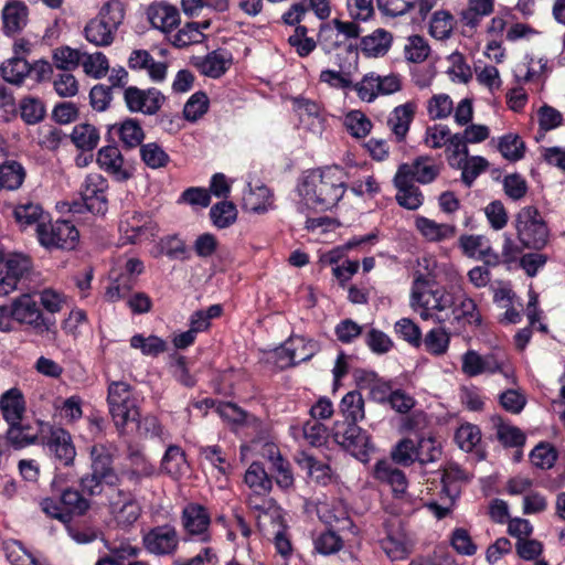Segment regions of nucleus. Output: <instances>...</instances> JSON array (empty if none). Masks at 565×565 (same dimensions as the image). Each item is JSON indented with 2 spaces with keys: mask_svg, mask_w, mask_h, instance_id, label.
Wrapping results in <instances>:
<instances>
[{
  "mask_svg": "<svg viewBox=\"0 0 565 565\" xmlns=\"http://www.w3.org/2000/svg\"><path fill=\"white\" fill-rule=\"evenodd\" d=\"M392 459L395 463L409 467L416 461V444L411 438L399 440L392 450Z\"/></svg>",
  "mask_w": 565,
  "mask_h": 565,
  "instance_id": "obj_63",
  "label": "nucleus"
},
{
  "mask_svg": "<svg viewBox=\"0 0 565 565\" xmlns=\"http://www.w3.org/2000/svg\"><path fill=\"white\" fill-rule=\"evenodd\" d=\"M443 454L441 445L435 437H422L416 443V461L422 466L436 462Z\"/></svg>",
  "mask_w": 565,
  "mask_h": 565,
  "instance_id": "obj_48",
  "label": "nucleus"
},
{
  "mask_svg": "<svg viewBox=\"0 0 565 565\" xmlns=\"http://www.w3.org/2000/svg\"><path fill=\"white\" fill-rule=\"evenodd\" d=\"M21 119L26 125H36L41 122L46 114L44 103L34 96H25L19 103Z\"/></svg>",
  "mask_w": 565,
  "mask_h": 565,
  "instance_id": "obj_36",
  "label": "nucleus"
},
{
  "mask_svg": "<svg viewBox=\"0 0 565 565\" xmlns=\"http://www.w3.org/2000/svg\"><path fill=\"white\" fill-rule=\"evenodd\" d=\"M70 139L77 150L93 152L98 146L100 134L94 125L81 122L74 126Z\"/></svg>",
  "mask_w": 565,
  "mask_h": 565,
  "instance_id": "obj_27",
  "label": "nucleus"
},
{
  "mask_svg": "<svg viewBox=\"0 0 565 565\" xmlns=\"http://www.w3.org/2000/svg\"><path fill=\"white\" fill-rule=\"evenodd\" d=\"M108 180L99 173L86 175L79 188L81 201H74L71 210L82 213L84 210L93 215L104 216L108 211Z\"/></svg>",
  "mask_w": 565,
  "mask_h": 565,
  "instance_id": "obj_8",
  "label": "nucleus"
},
{
  "mask_svg": "<svg viewBox=\"0 0 565 565\" xmlns=\"http://www.w3.org/2000/svg\"><path fill=\"white\" fill-rule=\"evenodd\" d=\"M124 157L116 145L102 147L96 157L98 167L117 182H126L134 177L131 168L124 166Z\"/></svg>",
  "mask_w": 565,
  "mask_h": 565,
  "instance_id": "obj_17",
  "label": "nucleus"
},
{
  "mask_svg": "<svg viewBox=\"0 0 565 565\" xmlns=\"http://www.w3.org/2000/svg\"><path fill=\"white\" fill-rule=\"evenodd\" d=\"M393 42V35L385 29H376L371 34L361 38L360 49L367 57L386 55Z\"/></svg>",
  "mask_w": 565,
  "mask_h": 565,
  "instance_id": "obj_25",
  "label": "nucleus"
},
{
  "mask_svg": "<svg viewBox=\"0 0 565 565\" xmlns=\"http://www.w3.org/2000/svg\"><path fill=\"white\" fill-rule=\"evenodd\" d=\"M186 455L178 445H170L161 460L162 470L172 478H179L184 472Z\"/></svg>",
  "mask_w": 565,
  "mask_h": 565,
  "instance_id": "obj_34",
  "label": "nucleus"
},
{
  "mask_svg": "<svg viewBox=\"0 0 565 565\" xmlns=\"http://www.w3.org/2000/svg\"><path fill=\"white\" fill-rule=\"evenodd\" d=\"M486 243H489V241L483 235L462 234L458 238V247L462 255L476 260L478 259L479 253L483 249Z\"/></svg>",
  "mask_w": 565,
  "mask_h": 565,
  "instance_id": "obj_62",
  "label": "nucleus"
},
{
  "mask_svg": "<svg viewBox=\"0 0 565 565\" xmlns=\"http://www.w3.org/2000/svg\"><path fill=\"white\" fill-rule=\"evenodd\" d=\"M417 103L408 100L405 104L396 106L387 117V127L395 137L396 142H404L409 131L411 125L415 119Z\"/></svg>",
  "mask_w": 565,
  "mask_h": 565,
  "instance_id": "obj_20",
  "label": "nucleus"
},
{
  "mask_svg": "<svg viewBox=\"0 0 565 565\" xmlns=\"http://www.w3.org/2000/svg\"><path fill=\"white\" fill-rule=\"evenodd\" d=\"M384 536L379 543L383 552L391 561L404 559L408 556L409 550L405 542V535L401 523L394 518H387L382 523Z\"/></svg>",
  "mask_w": 565,
  "mask_h": 565,
  "instance_id": "obj_16",
  "label": "nucleus"
},
{
  "mask_svg": "<svg viewBox=\"0 0 565 565\" xmlns=\"http://www.w3.org/2000/svg\"><path fill=\"white\" fill-rule=\"evenodd\" d=\"M2 78L14 85H21L24 78L31 75V64L24 56H12L0 67Z\"/></svg>",
  "mask_w": 565,
  "mask_h": 565,
  "instance_id": "obj_30",
  "label": "nucleus"
},
{
  "mask_svg": "<svg viewBox=\"0 0 565 565\" xmlns=\"http://www.w3.org/2000/svg\"><path fill=\"white\" fill-rule=\"evenodd\" d=\"M416 227L429 242H443L451 238L456 234L455 225L440 224L425 216H418L416 218Z\"/></svg>",
  "mask_w": 565,
  "mask_h": 565,
  "instance_id": "obj_28",
  "label": "nucleus"
},
{
  "mask_svg": "<svg viewBox=\"0 0 565 565\" xmlns=\"http://www.w3.org/2000/svg\"><path fill=\"white\" fill-rule=\"evenodd\" d=\"M422 343L425 350L431 355L439 356L447 352L450 343V337L443 328H434L428 331Z\"/></svg>",
  "mask_w": 565,
  "mask_h": 565,
  "instance_id": "obj_50",
  "label": "nucleus"
},
{
  "mask_svg": "<svg viewBox=\"0 0 565 565\" xmlns=\"http://www.w3.org/2000/svg\"><path fill=\"white\" fill-rule=\"evenodd\" d=\"M15 322L31 326L38 333H55L56 319L51 315H44L38 300L30 294H22L12 300Z\"/></svg>",
  "mask_w": 565,
  "mask_h": 565,
  "instance_id": "obj_10",
  "label": "nucleus"
},
{
  "mask_svg": "<svg viewBox=\"0 0 565 565\" xmlns=\"http://www.w3.org/2000/svg\"><path fill=\"white\" fill-rule=\"evenodd\" d=\"M513 226L518 242L526 249L540 252L547 245L550 228L536 206L520 209L514 215Z\"/></svg>",
  "mask_w": 565,
  "mask_h": 565,
  "instance_id": "obj_6",
  "label": "nucleus"
},
{
  "mask_svg": "<svg viewBox=\"0 0 565 565\" xmlns=\"http://www.w3.org/2000/svg\"><path fill=\"white\" fill-rule=\"evenodd\" d=\"M130 347L139 349L143 355L158 356L168 349L167 342L158 335L151 334L148 338L137 333L130 339Z\"/></svg>",
  "mask_w": 565,
  "mask_h": 565,
  "instance_id": "obj_43",
  "label": "nucleus"
},
{
  "mask_svg": "<svg viewBox=\"0 0 565 565\" xmlns=\"http://www.w3.org/2000/svg\"><path fill=\"white\" fill-rule=\"evenodd\" d=\"M29 9L20 0L9 1L2 9L3 32L6 35L19 33L28 22Z\"/></svg>",
  "mask_w": 565,
  "mask_h": 565,
  "instance_id": "obj_22",
  "label": "nucleus"
},
{
  "mask_svg": "<svg viewBox=\"0 0 565 565\" xmlns=\"http://www.w3.org/2000/svg\"><path fill=\"white\" fill-rule=\"evenodd\" d=\"M83 490L65 487L58 498L46 497L40 502L41 510L50 518L63 524L72 523L76 516H84L92 508V502Z\"/></svg>",
  "mask_w": 565,
  "mask_h": 565,
  "instance_id": "obj_5",
  "label": "nucleus"
},
{
  "mask_svg": "<svg viewBox=\"0 0 565 565\" xmlns=\"http://www.w3.org/2000/svg\"><path fill=\"white\" fill-rule=\"evenodd\" d=\"M495 427L497 438L503 447H522L525 444L526 437L523 431L515 426L505 424L501 417L498 418Z\"/></svg>",
  "mask_w": 565,
  "mask_h": 565,
  "instance_id": "obj_47",
  "label": "nucleus"
},
{
  "mask_svg": "<svg viewBox=\"0 0 565 565\" xmlns=\"http://www.w3.org/2000/svg\"><path fill=\"white\" fill-rule=\"evenodd\" d=\"M302 435L310 446L321 447L328 440L329 430L324 424L311 419L303 424Z\"/></svg>",
  "mask_w": 565,
  "mask_h": 565,
  "instance_id": "obj_61",
  "label": "nucleus"
},
{
  "mask_svg": "<svg viewBox=\"0 0 565 565\" xmlns=\"http://www.w3.org/2000/svg\"><path fill=\"white\" fill-rule=\"evenodd\" d=\"M379 74L370 72L365 74L360 82L353 83L351 89L355 90L362 102L372 103L380 96V93L376 92Z\"/></svg>",
  "mask_w": 565,
  "mask_h": 565,
  "instance_id": "obj_57",
  "label": "nucleus"
},
{
  "mask_svg": "<svg viewBox=\"0 0 565 565\" xmlns=\"http://www.w3.org/2000/svg\"><path fill=\"white\" fill-rule=\"evenodd\" d=\"M116 135L125 150H131L140 147L146 138L143 128L137 118L126 117L115 124Z\"/></svg>",
  "mask_w": 565,
  "mask_h": 565,
  "instance_id": "obj_24",
  "label": "nucleus"
},
{
  "mask_svg": "<svg viewBox=\"0 0 565 565\" xmlns=\"http://www.w3.org/2000/svg\"><path fill=\"white\" fill-rule=\"evenodd\" d=\"M126 15V6L120 0H108L84 28V38L95 46L106 47L114 43L115 35Z\"/></svg>",
  "mask_w": 565,
  "mask_h": 565,
  "instance_id": "obj_4",
  "label": "nucleus"
},
{
  "mask_svg": "<svg viewBox=\"0 0 565 565\" xmlns=\"http://www.w3.org/2000/svg\"><path fill=\"white\" fill-rule=\"evenodd\" d=\"M107 404L117 429L121 430L129 422L140 419L137 399L132 387L124 381H113L107 388Z\"/></svg>",
  "mask_w": 565,
  "mask_h": 565,
  "instance_id": "obj_7",
  "label": "nucleus"
},
{
  "mask_svg": "<svg viewBox=\"0 0 565 565\" xmlns=\"http://www.w3.org/2000/svg\"><path fill=\"white\" fill-rule=\"evenodd\" d=\"M525 143L516 134H507L500 137L498 150L503 158L511 162L521 160L525 154Z\"/></svg>",
  "mask_w": 565,
  "mask_h": 565,
  "instance_id": "obj_38",
  "label": "nucleus"
},
{
  "mask_svg": "<svg viewBox=\"0 0 565 565\" xmlns=\"http://www.w3.org/2000/svg\"><path fill=\"white\" fill-rule=\"evenodd\" d=\"M161 246L164 255L169 259H179L185 262L191 258L189 247L178 234L167 235L162 237Z\"/></svg>",
  "mask_w": 565,
  "mask_h": 565,
  "instance_id": "obj_53",
  "label": "nucleus"
},
{
  "mask_svg": "<svg viewBox=\"0 0 565 565\" xmlns=\"http://www.w3.org/2000/svg\"><path fill=\"white\" fill-rule=\"evenodd\" d=\"M455 319L458 322L463 321V324L480 327L482 317L478 309L477 303L470 297H463L461 301L454 308Z\"/></svg>",
  "mask_w": 565,
  "mask_h": 565,
  "instance_id": "obj_46",
  "label": "nucleus"
},
{
  "mask_svg": "<svg viewBox=\"0 0 565 565\" xmlns=\"http://www.w3.org/2000/svg\"><path fill=\"white\" fill-rule=\"evenodd\" d=\"M203 39H205V34L198 31L196 22L191 21L179 29L170 42L174 47L183 49L191 44L200 43Z\"/></svg>",
  "mask_w": 565,
  "mask_h": 565,
  "instance_id": "obj_55",
  "label": "nucleus"
},
{
  "mask_svg": "<svg viewBox=\"0 0 565 565\" xmlns=\"http://www.w3.org/2000/svg\"><path fill=\"white\" fill-rule=\"evenodd\" d=\"M199 452L200 456L216 468L221 475L228 477L232 473V465L226 459L221 446H202Z\"/></svg>",
  "mask_w": 565,
  "mask_h": 565,
  "instance_id": "obj_51",
  "label": "nucleus"
},
{
  "mask_svg": "<svg viewBox=\"0 0 565 565\" xmlns=\"http://www.w3.org/2000/svg\"><path fill=\"white\" fill-rule=\"evenodd\" d=\"M465 479V472L458 466L444 469L441 475V493L454 502L460 494V482Z\"/></svg>",
  "mask_w": 565,
  "mask_h": 565,
  "instance_id": "obj_45",
  "label": "nucleus"
},
{
  "mask_svg": "<svg viewBox=\"0 0 565 565\" xmlns=\"http://www.w3.org/2000/svg\"><path fill=\"white\" fill-rule=\"evenodd\" d=\"M413 172L414 180L422 184L433 182L440 173V168L433 163V158L429 156H419L414 159L409 164Z\"/></svg>",
  "mask_w": 565,
  "mask_h": 565,
  "instance_id": "obj_37",
  "label": "nucleus"
},
{
  "mask_svg": "<svg viewBox=\"0 0 565 565\" xmlns=\"http://www.w3.org/2000/svg\"><path fill=\"white\" fill-rule=\"evenodd\" d=\"M245 483L256 493H269L273 488L271 478L265 470L264 463L253 461L244 476Z\"/></svg>",
  "mask_w": 565,
  "mask_h": 565,
  "instance_id": "obj_31",
  "label": "nucleus"
},
{
  "mask_svg": "<svg viewBox=\"0 0 565 565\" xmlns=\"http://www.w3.org/2000/svg\"><path fill=\"white\" fill-rule=\"evenodd\" d=\"M409 303L415 311L420 309L423 320H428L433 318V310L444 311L455 302L452 295L439 286L434 277L417 271L412 284Z\"/></svg>",
  "mask_w": 565,
  "mask_h": 565,
  "instance_id": "obj_3",
  "label": "nucleus"
},
{
  "mask_svg": "<svg viewBox=\"0 0 565 565\" xmlns=\"http://www.w3.org/2000/svg\"><path fill=\"white\" fill-rule=\"evenodd\" d=\"M455 26L454 15L446 10L433 13L429 23V34L437 40L449 39Z\"/></svg>",
  "mask_w": 565,
  "mask_h": 565,
  "instance_id": "obj_40",
  "label": "nucleus"
},
{
  "mask_svg": "<svg viewBox=\"0 0 565 565\" xmlns=\"http://www.w3.org/2000/svg\"><path fill=\"white\" fill-rule=\"evenodd\" d=\"M344 422H359L364 417V399L360 392L347 393L339 405Z\"/></svg>",
  "mask_w": 565,
  "mask_h": 565,
  "instance_id": "obj_35",
  "label": "nucleus"
},
{
  "mask_svg": "<svg viewBox=\"0 0 565 565\" xmlns=\"http://www.w3.org/2000/svg\"><path fill=\"white\" fill-rule=\"evenodd\" d=\"M117 493L122 498L124 504L116 512V522L121 529L132 526L141 515V507L134 498L132 493L122 489H118Z\"/></svg>",
  "mask_w": 565,
  "mask_h": 565,
  "instance_id": "obj_29",
  "label": "nucleus"
},
{
  "mask_svg": "<svg viewBox=\"0 0 565 565\" xmlns=\"http://www.w3.org/2000/svg\"><path fill=\"white\" fill-rule=\"evenodd\" d=\"M142 544L151 554L159 556L172 555L179 546L178 532L171 524L154 526L143 534Z\"/></svg>",
  "mask_w": 565,
  "mask_h": 565,
  "instance_id": "obj_15",
  "label": "nucleus"
},
{
  "mask_svg": "<svg viewBox=\"0 0 565 565\" xmlns=\"http://www.w3.org/2000/svg\"><path fill=\"white\" fill-rule=\"evenodd\" d=\"M89 472L79 479V488L87 497H97L105 487L119 488L121 477L114 466V455L108 447L96 444L89 450Z\"/></svg>",
  "mask_w": 565,
  "mask_h": 565,
  "instance_id": "obj_2",
  "label": "nucleus"
},
{
  "mask_svg": "<svg viewBox=\"0 0 565 565\" xmlns=\"http://www.w3.org/2000/svg\"><path fill=\"white\" fill-rule=\"evenodd\" d=\"M137 279L129 275H119L106 288L105 298L109 302H117L128 297L135 288Z\"/></svg>",
  "mask_w": 565,
  "mask_h": 565,
  "instance_id": "obj_49",
  "label": "nucleus"
},
{
  "mask_svg": "<svg viewBox=\"0 0 565 565\" xmlns=\"http://www.w3.org/2000/svg\"><path fill=\"white\" fill-rule=\"evenodd\" d=\"M455 440L460 449L470 452L481 440V430L477 425L463 424L455 433Z\"/></svg>",
  "mask_w": 565,
  "mask_h": 565,
  "instance_id": "obj_58",
  "label": "nucleus"
},
{
  "mask_svg": "<svg viewBox=\"0 0 565 565\" xmlns=\"http://www.w3.org/2000/svg\"><path fill=\"white\" fill-rule=\"evenodd\" d=\"M333 440L353 456H366L370 435L358 426V422L335 420L331 429Z\"/></svg>",
  "mask_w": 565,
  "mask_h": 565,
  "instance_id": "obj_12",
  "label": "nucleus"
},
{
  "mask_svg": "<svg viewBox=\"0 0 565 565\" xmlns=\"http://www.w3.org/2000/svg\"><path fill=\"white\" fill-rule=\"evenodd\" d=\"M374 478L392 488L395 498H402L408 487L406 475L387 460H379L374 467Z\"/></svg>",
  "mask_w": 565,
  "mask_h": 565,
  "instance_id": "obj_21",
  "label": "nucleus"
},
{
  "mask_svg": "<svg viewBox=\"0 0 565 565\" xmlns=\"http://www.w3.org/2000/svg\"><path fill=\"white\" fill-rule=\"evenodd\" d=\"M244 200L247 209L254 213L262 214L267 212L268 206L273 203V193L269 188L262 185L252 191Z\"/></svg>",
  "mask_w": 565,
  "mask_h": 565,
  "instance_id": "obj_59",
  "label": "nucleus"
},
{
  "mask_svg": "<svg viewBox=\"0 0 565 565\" xmlns=\"http://www.w3.org/2000/svg\"><path fill=\"white\" fill-rule=\"evenodd\" d=\"M25 409L26 403L21 390L12 387L1 395L0 411L8 424L21 422Z\"/></svg>",
  "mask_w": 565,
  "mask_h": 565,
  "instance_id": "obj_23",
  "label": "nucleus"
},
{
  "mask_svg": "<svg viewBox=\"0 0 565 565\" xmlns=\"http://www.w3.org/2000/svg\"><path fill=\"white\" fill-rule=\"evenodd\" d=\"M49 216L39 203H20L13 209V217L23 230L32 225H35V230L39 228V224L45 223Z\"/></svg>",
  "mask_w": 565,
  "mask_h": 565,
  "instance_id": "obj_26",
  "label": "nucleus"
},
{
  "mask_svg": "<svg viewBox=\"0 0 565 565\" xmlns=\"http://www.w3.org/2000/svg\"><path fill=\"white\" fill-rule=\"evenodd\" d=\"M25 169L15 160H8L0 164V190H17L25 179Z\"/></svg>",
  "mask_w": 565,
  "mask_h": 565,
  "instance_id": "obj_32",
  "label": "nucleus"
},
{
  "mask_svg": "<svg viewBox=\"0 0 565 565\" xmlns=\"http://www.w3.org/2000/svg\"><path fill=\"white\" fill-rule=\"evenodd\" d=\"M146 14L152 28L166 34L171 33L181 22L178 8L166 1L149 4Z\"/></svg>",
  "mask_w": 565,
  "mask_h": 565,
  "instance_id": "obj_19",
  "label": "nucleus"
},
{
  "mask_svg": "<svg viewBox=\"0 0 565 565\" xmlns=\"http://www.w3.org/2000/svg\"><path fill=\"white\" fill-rule=\"evenodd\" d=\"M395 332L399 338L408 342L414 348L422 345L420 328L408 318H403L395 323Z\"/></svg>",
  "mask_w": 565,
  "mask_h": 565,
  "instance_id": "obj_64",
  "label": "nucleus"
},
{
  "mask_svg": "<svg viewBox=\"0 0 565 565\" xmlns=\"http://www.w3.org/2000/svg\"><path fill=\"white\" fill-rule=\"evenodd\" d=\"M489 167L486 158L473 156L468 158H460L456 163V169H461V181L470 188L475 180L484 172Z\"/></svg>",
  "mask_w": 565,
  "mask_h": 565,
  "instance_id": "obj_33",
  "label": "nucleus"
},
{
  "mask_svg": "<svg viewBox=\"0 0 565 565\" xmlns=\"http://www.w3.org/2000/svg\"><path fill=\"white\" fill-rule=\"evenodd\" d=\"M557 457L558 454L556 448L544 441L536 445L530 452L531 462L536 468L543 470L551 469L555 465Z\"/></svg>",
  "mask_w": 565,
  "mask_h": 565,
  "instance_id": "obj_52",
  "label": "nucleus"
},
{
  "mask_svg": "<svg viewBox=\"0 0 565 565\" xmlns=\"http://www.w3.org/2000/svg\"><path fill=\"white\" fill-rule=\"evenodd\" d=\"M192 64L199 72L210 78L222 77L233 64V54L226 49H216L204 57H194Z\"/></svg>",
  "mask_w": 565,
  "mask_h": 565,
  "instance_id": "obj_18",
  "label": "nucleus"
},
{
  "mask_svg": "<svg viewBox=\"0 0 565 565\" xmlns=\"http://www.w3.org/2000/svg\"><path fill=\"white\" fill-rule=\"evenodd\" d=\"M84 54L79 50L72 49L67 45L57 47L53 51V64L56 68L71 72L79 66L83 62Z\"/></svg>",
  "mask_w": 565,
  "mask_h": 565,
  "instance_id": "obj_44",
  "label": "nucleus"
},
{
  "mask_svg": "<svg viewBox=\"0 0 565 565\" xmlns=\"http://www.w3.org/2000/svg\"><path fill=\"white\" fill-rule=\"evenodd\" d=\"M344 126L350 135L354 138L366 137L371 129V120L360 110L350 111L344 119Z\"/></svg>",
  "mask_w": 565,
  "mask_h": 565,
  "instance_id": "obj_56",
  "label": "nucleus"
},
{
  "mask_svg": "<svg viewBox=\"0 0 565 565\" xmlns=\"http://www.w3.org/2000/svg\"><path fill=\"white\" fill-rule=\"evenodd\" d=\"M348 174L339 166L308 173L299 184V194L312 209L326 212L338 205L347 191Z\"/></svg>",
  "mask_w": 565,
  "mask_h": 565,
  "instance_id": "obj_1",
  "label": "nucleus"
},
{
  "mask_svg": "<svg viewBox=\"0 0 565 565\" xmlns=\"http://www.w3.org/2000/svg\"><path fill=\"white\" fill-rule=\"evenodd\" d=\"M180 522L189 539H195L200 543L212 541V515L209 509L199 502L186 503L181 511Z\"/></svg>",
  "mask_w": 565,
  "mask_h": 565,
  "instance_id": "obj_11",
  "label": "nucleus"
},
{
  "mask_svg": "<svg viewBox=\"0 0 565 565\" xmlns=\"http://www.w3.org/2000/svg\"><path fill=\"white\" fill-rule=\"evenodd\" d=\"M210 100L205 92L194 93L185 103L183 116L186 120L194 122L209 110Z\"/></svg>",
  "mask_w": 565,
  "mask_h": 565,
  "instance_id": "obj_54",
  "label": "nucleus"
},
{
  "mask_svg": "<svg viewBox=\"0 0 565 565\" xmlns=\"http://www.w3.org/2000/svg\"><path fill=\"white\" fill-rule=\"evenodd\" d=\"M366 376L369 377L367 388L371 399L380 404H387L394 391L391 382L379 379L375 372H369Z\"/></svg>",
  "mask_w": 565,
  "mask_h": 565,
  "instance_id": "obj_60",
  "label": "nucleus"
},
{
  "mask_svg": "<svg viewBox=\"0 0 565 565\" xmlns=\"http://www.w3.org/2000/svg\"><path fill=\"white\" fill-rule=\"evenodd\" d=\"M210 217L217 228H227L237 218L236 205L227 200L215 203L210 210Z\"/></svg>",
  "mask_w": 565,
  "mask_h": 565,
  "instance_id": "obj_39",
  "label": "nucleus"
},
{
  "mask_svg": "<svg viewBox=\"0 0 565 565\" xmlns=\"http://www.w3.org/2000/svg\"><path fill=\"white\" fill-rule=\"evenodd\" d=\"M132 467L121 471L120 477L126 478L130 483L139 486L143 478L153 475V466L146 460V458L139 454H132L130 456Z\"/></svg>",
  "mask_w": 565,
  "mask_h": 565,
  "instance_id": "obj_42",
  "label": "nucleus"
},
{
  "mask_svg": "<svg viewBox=\"0 0 565 565\" xmlns=\"http://www.w3.org/2000/svg\"><path fill=\"white\" fill-rule=\"evenodd\" d=\"M140 158L150 169H160L168 166L170 156L157 142L141 143Z\"/></svg>",
  "mask_w": 565,
  "mask_h": 565,
  "instance_id": "obj_41",
  "label": "nucleus"
},
{
  "mask_svg": "<svg viewBox=\"0 0 565 565\" xmlns=\"http://www.w3.org/2000/svg\"><path fill=\"white\" fill-rule=\"evenodd\" d=\"M124 103L130 113H141L147 116L157 115L166 103V96L160 89H147L130 85L122 92Z\"/></svg>",
  "mask_w": 565,
  "mask_h": 565,
  "instance_id": "obj_13",
  "label": "nucleus"
},
{
  "mask_svg": "<svg viewBox=\"0 0 565 565\" xmlns=\"http://www.w3.org/2000/svg\"><path fill=\"white\" fill-rule=\"evenodd\" d=\"M35 233L40 245L46 249L73 250L79 241L78 230L66 220L52 222L49 217L45 223L39 224Z\"/></svg>",
  "mask_w": 565,
  "mask_h": 565,
  "instance_id": "obj_9",
  "label": "nucleus"
},
{
  "mask_svg": "<svg viewBox=\"0 0 565 565\" xmlns=\"http://www.w3.org/2000/svg\"><path fill=\"white\" fill-rule=\"evenodd\" d=\"M41 444L53 456L55 463L64 467L73 466L76 449L72 436L66 429L53 425L49 426L47 434L41 439Z\"/></svg>",
  "mask_w": 565,
  "mask_h": 565,
  "instance_id": "obj_14",
  "label": "nucleus"
}]
</instances>
